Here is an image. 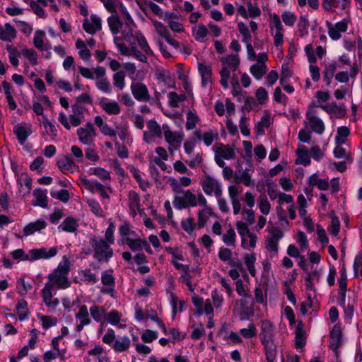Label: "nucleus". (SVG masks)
Segmentation results:
<instances>
[{"instance_id": "nucleus-45", "label": "nucleus", "mask_w": 362, "mask_h": 362, "mask_svg": "<svg viewBox=\"0 0 362 362\" xmlns=\"http://www.w3.org/2000/svg\"><path fill=\"white\" fill-rule=\"evenodd\" d=\"M76 279H79L80 281L85 282L89 284H95L98 278L95 274L91 272L90 269H83L78 272Z\"/></svg>"}, {"instance_id": "nucleus-54", "label": "nucleus", "mask_w": 362, "mask_h": 362, "mask_svg": "<svg viewBox=\"0 0 362 362\" xmlns=\"http://www.w3.org/2000/svg\"><path fill=\"white\" fill-rule=\"evenodd\" d=\"M257 240V235L255 233L250 232L243 238H241L242 246L247 250L252 249L255 247Z\"/></svg>"}, {"instance_id": "nucleus-28", "label": "nucleus", "mask_w": 362, "mask_h": 362, "mask_svg": "<svg viewBox=\"0 0 362 362\" xmlns=\"http://www.w3.org/2000/svg\"><path fill=\"white\" fill-rule=\"evenodd\" d=\"M47 227V223L44 220L38 219L34 222H30L25 225L23 228L24 236H30L35 233H40Z\"/></svg>"}, {"instance_id": "nucleus-37", "label": "nucleus", "mask_w": 362, "mask_h": 362, "mask_svg": "<svg viewBox=\"0 0 362 362\" xmlns=\"http://www.w3.org/2000/svg\"><path fill=\"white\" fill-rule=\"evenodd\" d=\"M35 199L33 201V206H40L42 208H47L48 197L47 190L37 188L33 191Z\"/></svg>"}, {"instance_id": "nucleus-23", "label": "nucleus", "mask_w": 362, "mask_h": 362, "mask_svg": "<svg viewBox=\"0 0 362 362\" xmlns=\"http://www.w3.org/2000/svg\"><path fill=\"white\" fill-rule=\"evenodd\" d=\"M83 28L87 33L93 35L102 29V20L97 15L92 14L84 19Z\"/></svg>"}, {"instance_id": "nucleus-47", "label": "nucleus", "mask_w": 362, "mask_h": 362, "mask_svg": "<svg viewBox=\"0 0 362 362\" xmlns=\"http://www.w3.org/2000/svg\"><path fill=\"white\" fill-rule=\"evenodd\" d=\"M129 170H130V173H132V176L136 180L139 187L143 191H147V189L150 187V184L148 181H146L142 178L141 173L139 171V170L136 168L135 167L132 166V167L129 168Z\"/></svg>"}, {"instance_id": "nucleus-20", "label": "nucleus", "mask_w": 362, "mask_h": 362, "mask_svg": "<svg viewBox=\"0 0 362 362\" xmlns=\"http://www.w3.org/2000/svg\"><path fill=\"white\" fill-rule=\"evenodd\" d=\"M349 20L344 18L342 21L337 22L334 25L327 23L328 35L333 40H337L341 38V33H345L348 29Z\"/></svg>"}, {"instance_id": "nucleus-38", "label": "nucleus", "mask_w": 362, "mask_h": 362, "mask_svg": "<svg viewBox=\"0 0 362 362\" xmlns=\"http://www.w3.org/2000/svg\"><path fill=\"white\" fill-rule=\"evenodd\" d=\"M235 180L246 187H252L255 185V181L252 179V175L247 169H240L235 172Z\"/></svg>"}, {"instance_id": "nucleus-12", "label": "nucleus", "mask_w": 362, "mask_h": 362, "mask_svg": "<svg viewBox=\"0 0 362 362\" xmlns=\"http://www.w3.org/2000/svg\"><path fill=\"white\" fill-rule=\"evenodd\" d=\"M199 203L201 209L198 211V228H203L209 218L214 215L213 209L208 205L207 200L202 193H199Z\"/></svg>"}, {"instance_id": "nucleus-46", "label": "nucleus", "mask_w": 362, "mask_h": 362, "mask_svg": "<svg viewBox=\"0 0 362 362\" xmlns=\"http://www.w3.org/2000/svg\"><path fill=\"white\" fill-rule=\"evenodd\" d=\"M88 174L90 175L97 176L103 182L110 181L111 180L110 173L101 167L90 168L88 170Z\"/></svg>"}, {"instance_id": "nucleus-42", "label": "nucleus", "mask_w": 362, "mask_h": 362, "mask_svg": "<svg viewBox=\"0 0 362 362\" xmlns=\"http://www.w3.org/2000/svg\"><path fill=\"white\" fill-rule=\"evenodd\" d=\"M200 118L194 110H188L186 113L185 128L187 130H192L200 123Z\"/></svg>"}, {"instance_id": "nucleus-29", "label": "nucleus", "mask_w": 362, "mask_h": 362, "mask_svg": "<svg viewBox=\"0 0 362 362\" xmlns=\"http://www.w3.org/2000/svg\"><path fill=\"white\" fill-rule=\"evenodd\" d=\"M17 37L16 28L9 23L0 24V39L5 42H12Z\"/></svg>"}, {"instance_id": "nucleus-26", "label": "nucleus", "mask_w": 362, "mask_h": 362, "mask_svg": "<svg viewBox=\"0 0 362 362\" xmlns=\"http://www.w3.org/2000/svg\"><path fill=\"white\" fill-rule=\"evenodd\" d=\"M13 132L16 135L18 142L23 145L28 137L33 133L32 125L30 124H17L13 127Z\"/></svg>"}, {"instance_id": "nucleus-10", "label": "nucleus", "mask_w": 362, "mask_h": 362, "mask_svg": "<svg viewBox=\"0 0 362 362\" xmlns=\"http://www.w3.org/2000/svg\"><path fill=\"white\" fill-rule=\"evenodd\" d=\"M200 185L204 192L208 196L219 197L223 195L222 185L218 180L214 177L205 176L200 182Z\"/></svg>"}, {"instance_id": "nucleus-35", "label": "nucleus", "mask_w": 362, "mask_h": 362, "mask_svg": "<svg viewBox=\"0 0 362 362\" xmlns=\"http://www.w3.org/2000/svg\"><path fill=\"white\" fill-rule=\"evenodd\" d=\"M128 206L131 215L133 217L136 216L137 212L139 211L141 209V204L139 195L135 191L132 190L129 192Z\"/></svg>"}, {"instance_id": "nucleus-22", "label": "nucleus", "mask_w": 362, "mask_h": 362, "mask_svg": "<svg viewBox=\"0 0 362 362\" xmlns=\"http://www.w3.org/2000/svg\"><path fill=\"white\" fill-rule=\"evenodd\" d=\"M42 136L47 140H55L58 135V130L55 123L50 121L47 116H44L42 118Z\"/></svg>"}, {"instance_id": "nucleus-52", "label": "nucleus", "mask_w": 362, "mask_h": 362, "mask_svg": "<svg viewBox=\"0 0 362 362\" xmlns=\"http://www.w3.org/2000/svg\"><path fill=\"white\" fill-rule=\"evenodd\" d=\"M33 288L32 284L24 278H19L16 281V291L22 296H25Z\"/></svg>"}, {"instance_id": "nucleus-39", "label": "nucleus", "mask_w": 362, "mask_h": 362, "mask_svg": "<svg viewBox=\"0 0 362 362\" xmlns=\"http://www.w3.org/2000/svg\"><path fill=\"white\" fill-rule=\"evenodd\" d=\"M322 110L328 114L334 115L338 118L343 117L346 113L344 105H338L335 102L329 103L327 105H324Z\"/></svg>"}, {"instance_id": "nucleus-32", "label": "nucleus", "mask_w": 362, "mask_h": 362, "mask_svg": "<svg viewBox=\"0 0 362 362\" xmlns=\"http://www.w3.org/2000/svg\"><path fill=\"white\" fill-rule=\"evenodd\" d=\"M198 71L202 77V84L207 86L212 82V70L210 65L206 63H199Z\"/></svg>"}, {"instance_id": "nucleus-21", "label": "nucleus", "mask_w": 362, "mask_h": 362, "mask_svg": "<svg viewBox=\"0 0 362 362\" xmlns=\"http://www.w3.org/2000/svg\"><path fill=\"white\" fill-rule=\"evenodd\" d=\"M57 165L64 173H75L79 171V166L67 156H59Z\"/></svg>"}, {"instance_id": "nucleus-44", "label": "nucleus", "mask_w": 362, "mask_h": 362, "mask_svg": "<svg viewBox=\"0 0 362 362\" xmlns=\"http://www.w3.org/2000/svg\"><path fill=\"white\" fill-rule=\"evenodd\" d=\"M78 224L77 221L72 217L66 218L59 226V230L68 233H74L77 230Z\"/></svg>"}, {"instance_id": "nucleus-15", "label": "nucleus", "mask_w": 362, "mask_h": 362, "mask_svg": "<svg viewBox=\"0 0 362 362\" xmlns=\"http://www.w3.org/2000/svg\"><path fill=\"white\" fill-rule=\"evenodd\" d=\"M56 293V290L50 288V286L49 285H45L43 288L41 290L42 301L52 311L56 310L59 304V299L54 297Z\"/></svg>"}, {"instance_id": "nucleus-41", "label": "nucleus", "mask_w": 362, "mask_h": 362, "mask_svg": "<svg viewBox=\"0 0 362 362\" xmlns=\"http://www.w3.org/2000/svg\"><path fill=\"white\" fill-rule=\"evenodd\" d=\"M147 5L150 10L155 15L163 19L164 21L174 17V13L169 11H164L158 4L154 2L150 1L147 4Z\"/></svg>"}, {"instance_id": "nucleus-7", "label": "nucleus", "mask_w": 362, "mask_h": 362, "mask_svg": "<svg viewBox=\"0 0 362 362\" xmlns=\"http://www.w3.org/2000/svg\"><path fill=\"white\" fill-rule=\"evenodd\" d=\"M163 136L171 156L181 147L185 134L181 131H172L168 125H163Z\"/></svg>"}, {"instance_id": "nucleus-34", "label": "nucleus", "mask_w": 362, "mask_h": 362, "mask_svg": "<svg viewBox=\"0 0 362 362\" xmlns=\"http://www.w3.org/2000/svg\"><path fill=\"white\" fill-rule=\"evenodd\" d=\"M88 312L95 322H100V332H101L105 324L103 320L105 316V309L102 306L93 304L90 307Z\"/></svg>"}, {"instance_id": "nucleus-63", "label": "nucleus", "mask_w": 362, "mask_h": 362, "mask_svg": "<svg viewBox=\"0 0 362 362\" xmlns=\"http://www.w3.org/2000/svg\"><path fill=\"white\" fill-rule=\"evenodd\" d=\"M144 239H141L139 235L133 238L127 240L124 244H127L128 247L134 252L141 251V245Z\"/></svg>"}, {"instance_id": "nucleus-49", "label": "nucleus", "mask_w": 362, "mask_h": 362, "mask_svg": "<svg viewBox=\"0 0 362 362\" xmlns=\"http://www.w3.org/2000/svg\"><path fill=\"white\" fill-rule=\"evenodd\" d=\"M296 346L297 348H301L305 344V337L304 327L302 322L297 325L296 331Z\"/></svg>"}, {"instance_id": "nucleus-24", "label": "nucleus", "mask_w": 362, "mask_h": 362, "mask_svg": "<svg viewBox=\"0 0 362 362\" xmlns=\"http://www.w3.org/2000/svg\"><path fill=\"white\" fill-rule=\"evenodd\" d=\"M128 42L132 44V40L136 39L137 40L138 45L139 47L143 50V52L149 56L153 55V52L151 49L145 37V36L139 30L136 29L133 30L132 35L129 38H124Z\"/></svg>"}, {"instance_id": "nucleus-64", "label": "nucleus", "mask_w": 362, "mask_h": 362, "mask_svg": "<svg viewBox=\"0 0 362 362\" xmlns=\"http://www.w3.org/2000/svg\"><path fill=\"white\" fill-rule=\"evenodd\" d=\"M95 86L99 90L105 93L110 94L112 92L111 84L106 78H96Z\"/></svg>"}, {"instance_id": "nucleus-8", "label": "nucleus", "mask_w": 362, "mask_h": 362, "mask_svg": "<svg viewBox=\"0 0 362 362\" xmlns=\"http://www.w3.org/2000/svg\"><path fill=\"white\" fill-rule=\"evenodd\" d=\"M173 204L174 207L179 210L189 207H195L199 205V194L196 195L189 189H187L183 192L182 196H175Z\"/></svg>"}, {"instance_id": "nucleus-36", "label": "nucleus", "mask_w": 362, "mask_h": 362, "mask_svg": "<svg viewBox=\"0 0 362 362\" xmlns=\"http://www.w3.org/2000/svg\"><path fill=\"white\" fill-rule=\"evenodd\" d=\"M46 40V34L44 30L38 29L35 32L33 45L37 49L42 51L49 49L50 45L45 43Z\"/></svg>"}, {"instance_id": "nucleus-62", "label": "nucleus", "mask_w": 362, "mask_h": 362, "mask_svg": "<svg viewBox=\"0 0 362 362\" xmlns=\"http://www.w3.org/2000/svg\"><path fill=\"white\" fill-rule=\"evenodd\" d=\"M192 34L196 40L202 42L208 34L207 28L204 25H199L193 28Z\"/></svg>"}, {"instance_id": "nucleus-40", "label": "nucleus", "mask_w": 362, "mask_h": 362, "mask_svg": "<svg viewBox=\"0 0 362 362\" xmlns=\"http://www.w3.org/2000/svg\"><path fill=\"white\" fill-rule=\"evenodd\" d=\"M297 158L296 163L303 165H308L310 163V156L307 147L304 145H298L297 151Z\"/></svg>"}, {"instance_id": "nucleus-11", "label": "nucleus", "mask_w": 362, "mask_h": 362, "mask_svg": "<svg viewBox=\"0 0 362 362\" xmlns=\"http://www.w3.org/2000/svg\"><path fill=\"white\" fill-rule=\"evenodd\" d=\"M275 335V327L272 322L268 320H264L260 325L259 337L261 342L265 349L271 346Z\"/></svg>"}, {"instance_id": "nucleus-16", "label": "nucleus", "mask_w": 362, "mask_h": 362, "mask_svg": "<svg viewBox=\"0 0 362 362\" xmlns=\"http://www.w3.org/2000/svg\"><path fill=\"white\" fill-rule=\"evenodd\" d=\"M81 185L91 193H99L103 199H109L110 196L105 190V186L97 180H88L85 177L80 178Z\"/></svg>"}, {"instance_id": "nucleus-43", "label": "nucleus", "mask_w": 362, "mask_h": 362, "mask_svg": "<svg viewBox=\"0 0 362 362\" xmlns=\"http://www.w3.org/2000/svg\"><path fill=\"white\" fill-rule=\"evenodd\" d=\"M88 354L95 357L98 362H110L107 351L100 346H95L90 349Z\"/></svg>"}, {"instance_id": "nucleus-51", "label": "nucleus", "mask_w": 362, "mask_h": 362, "mask_svg": "<svg viewBox=\"0 0 362 362\" xmlns=\"http://www.w3.org/2000/svg\"><path fill=\"white\" fill-rule=\"evenodd\" d=\"M267 70L268 68L267 65H262L259 64H255L252 65L250 68V71L251 74L257 80H260L267 73Z\"/></svg>"}, {"instance_id": "nucleus-60", "label": "nucleus", "mask_w": 362, "mask_h": 362, "mask_svg": "<svg viewBox=\"0 0 362 362\" xmlns=\"http://www.w3.org/2000/svg\"><path fill=\"white\" fill-rule=\"evenodd\" d=\"M16 310L20 320H23L28 317V303L24 299H20L18 300Z\"/></svg>"}, {"instance_id": "nucleus-14", "label": "nucleus", "mask_w": 362, "mask_h": 362, "mask_svg": "<svg viewBox=\"0 0 362 362\" xmlns=\"http://www.w3.org/2000/svg\"><path fill=\"white\" fill-rule=\"evenodd\" d=\"M58 252L57 247L49 249L42 247L40 248L31 249L28 251L29 262H34L41 259H48L54 257Z\"/></svg>"}, {"instance_id": "nucleus-4", "label": "nucleus", "mask_w": 362, "mask_h": 362, "mask_svg": "<svg viewBox=\"0 0 362 362\" xmlns=\"http://www.w3.org/2000/svg\"><path fill=\"white\" fill-rule=\"evenodd\" d=\"M270 18L269 28L274 38V45L276 49L282 53V46L285 40L284 27L277 14H271Z\"/></svg>"}, {"instance_id": "nucleus-3", "label": "nucleus", "mask_w": 362, "mask_h": 362, "mask_svg": "<svg viewBox=\"0 0 362 362\" xmlns=\"http://www.w3.org/2000/svg\"><path fill=\"white\" fill-rule=\"evenodd\" d=\"M70 262L66 256H64L57 267L48 274V281L45 285L50 286L53 289H66L71 286L69 279Z\"/></svg>"}, {"instance_id": "nucleus-25", "label": "nucleus", "mask_w": 362, "mask_h": 362, "mask_svg": "<svg viewBox=\"0 0 362 362\" xmlns=\"http://www.w3.org/2000/svg\"><path fill=\"white\" fill-rule=\"evenodd\" d=\"M99 105L102 110L109 115H119L121 112L120 105L115 100L107 98H102L99 100Z\"/></svg>"}, {"instance_id": "nucleus-13", "label": "nucleus", "mask_w": 362, "mask_h": 362, "mask_svg": "<svg viewBox=\"0 0 362 362\" xmlns=\"http://www.w3.org/2000/svg\"><path fill=\"white\" fill-rule=\"evenodd\" d=\"M215 161L219 167L225 165L224 160H230L235 157V151L229 145L218 144L215 146Z\"/></svg>"}, {"instance_id": "nucleus-2", "label": "nucleus", "mask_w": 362, "mask_h": 362, "mask_svg": "<svg viewBox=\"0 0 362 362\" xmlns=\"http://www.w3.org/2000/svg\"><path fill=\"white\" fill-rule=\"evenodd\" d=\"M221 69L219 71L221 76L220 83L225 89L229 87V81L231 78V83L234 86L238 83L236 71L240 65L238 54H228L220 59Z\"/></svg>"}, {"instance_id": "nucleus-55", "label": "nucleus", "mask_w": 362, "mask_h": 362, "mask_svg": "<svg viewBox=\"0 0 362 362\" xmlns=\"http://www.w3.org/2000/svg\"><path fill=\"white\" fill-rule=\"evenodd\" d=\"M244 262L247 268L249 273L252 276H255L257 272L255 269L256 256L254 253L247 254L244 257Z\"/></svg>"}, {"instance_id": "nucleus-56", "label": "nucleus", "mask_w": 362, "mask_h": 362, "mask_svg": "<svg viewBox=\"0 0 362 362\" xmlns=\"http://www.w3.org/2000/svg\"><path fill=\"white\" fill-rule=\"evenodd\" d=\"M168 104L172 107H178L180 104L183 102L186 97L183 94H177L175 92H170L168 94Z\"/></svg>"}, {"instance_id": "nucleus-9", "label": "nucleus", "mask_w": 362, "mask_h": 362, "mask_svg": "<svg viewBox=\"0 0 362 362\" xmlns=\"http://www.w3.org/2000/svg\"><path fill=\"white\" fill-rule=\"evenodd\" d=\"M114 43L122 55L124 56H133L139 62L146 63L147 58L145 54H142L136 47L132 46L129 48L125 45L123 41V37L119 36L114 37Z\"/></svg>"}, {"instance_id": "nucleus-1", "label": "nucleus", "mask_w": 362, "mask_h": 362, "mask_svg": "<svg viewBox=\"0 0 362 362\" xmlns=\"http://www.w3.org/2000/svg\"><path fill=\"white\" fill-rule=\"evenodd\" d=\"M117 9L118 12L117 11L107 19L108 27L115 36H117L120 33L123 38L129 39L132 35L133 30L136 28V25L122 3L119 2Z\"/></svg>"}, {"instance_id": "nucleus-31", "label": "nucleus", "mask_w": 362, "mask_h": 362, "mask_svg": "<svg viewBox=\"0 0 362 362\" xmlns=\"http://www.w3.org/2000/svg\"><path fill=\"white\" fill-rule=\"evenodd\" d=\"M94 122L95 125L99 128V130L102 134L109 137L116 138L117 132L112 127L109 126L100 115H97L94 117Z\"/></svg>"}, {"instance_id": "nucleus-19", "label": "nucleus", "mask_w": 362, "mask_h": 362, "mask_svg": "<svg viewBox=\"0 0 362 362\" xmlns=\"http://www.w3.org/2000/svg\"><path fill=\"white\" fill-rule=\"evenodd\" d=\"M89 315L88 307L86 305L78 306V311L75 315L76 319L75 329L78 332H81L85 326L90 325L91 320Z\"/></svg>"}, {"instance_id": "nucleus-50", "label": "nucleus", "mask_w": 362, "mask_h": 362, "mask_svg": "<svg viewBox=\"0 0 362 362\" xmlns=\"http://www.w3.org/2000/svg\"><path fill=\"white\" fill-rule=\"evenodd\" d=\"M349 134L350 131L348 127L345 126L339 127L337 129V135L335 136V143L337 145L341 146L344 144Z\"/></svg>"}, {"instance_id": "nucleus-27", "label": "nucleus", "mask_w": 362, "mask_h": 362, "mask_svg": "<svg viewBox=\"0 0 362 362\" xmlns=\"http://www.w3.org/2000/svg\"><path fill=\"white\" fill-rule=\"evenodd\" d=\"M72 113L69 115L71 124L74 127L79 126L84 118L85 108L79 104H74L71 107Z\"/></svg>"}, {"instance_id": "nucleus-17", "label": "nucleus", "mask_w": 362, "mask_h": 362, "mask_svg": "<svg viewBox=\"0 0 362 362\" xmlns=\"http://www.w3.org/2000/svg\"><path fill=\"white\" fill-rule=\"evenodd\" d=\"M77 135L83 144L89 146L93 144L96 136V132L93 124L88 122L83 127L77 129Z\"/></svg>"}, {"instance_id": "nucleus-30", "label": "nucleus", "mask_w": 362, "mask_h": 362, "mask_svg": "<svg viewBox=\"0 0 362 362\" xmlns=\"http://www.w3.org/2000/svg\"><path fill=\"white\" fill-rule=\"evenodd\" d=\"M119 243L124 245L127 240L136 236L138 234L133 230L132 226L129 223H124L119 227Z\"/></svg>"}, {"instance_id": "nucleus-18", "label": "nucleus", "mask_w": 362, "mask_h": 362, "mask_svg": "<svg viewBox=\"0 0 362 362\" xmlns=\"http://www.w3.org/2000/svg\"><path fill=\"white\" fill-rule=\"evenodd\" d=\"M130 88L133 96L136 100L147 102L150 100L151 96L148 88L144 83L136 80L133 81Z\"/></svg>"}, {"instance_id": "nucleus-59", "label": "nucleus", "mask_w": 362, "mask_h": 362, "mask_svg": "<svg viewBox=\"0 0 362 362\" xmlns=\"http://www.w3.org/2000/svg\"><path fill=\"white\" fill-rule=\"evenodd\" d=\"M22 54L28 60L32 66L38 64V54L34 49L25 48L23 49Z\"/></svg>"}, {"instance_id": "nucleus-6", "label": "nucleus", "mask_w": 362, "mask_h": 362, "mask_svg": "<svg viewBox=\"0 0 362 362\" xmlns=\"http://www.w3.org/2000/svg\"><path fill=\"white\" fill-rule=\"evenodd\" d=\"M304 124L308 129L317 134H322L325 130V123L317 116L316 106L313 103H310L308 106Z\"/></svg>"}, {"instance_id": "nucleus-5", "label": "nucleus", "mask_w": 362, "mask_h": 362, "mask_svg": "<svg viewBox=\"0 0 362 362\" xmlns=\"http://www.w3.org/2000/svg\"><path fill=\"white\" fill-rule=\"evenodd\" d=\"M90 244L94 250V258L99 262H107L113 255L110 248L111 244L105 240L93 236L90 238Z\"/></svg>"}, {"instance_id": "nucleus-53", "label": "nucleus", "mask_w": 362, "mask_h": 362, "mask_svg": "<svg viewBox=\"0 0 362 362\" xmlns=\"http://www.w3.org/2000/svg\"><path fill=\"white\" fill-rule=\"evenodd\" d=\"M6 49L8 52L9 62L13 66H18L19 64L20 52L18 49L12 45H8Z\"/></svg>"}, {"instance_id": "nucleus-58", "label": "nucleus", "mask_w": 362, "mask_h": 362, "mask_svg": "<svg viewBox=\"0 0 362 362\" xmlns=\"http://www.w3.org/2000/svg\"><path fill=\"white\" fill-rule=\"evenodd\" d=\"M131 341L127 336H124L115 340L113 348L117 351H124L129 349Z\"/></svg>"}, {"instance_id": "nucleus-57", "label": "nucleus", "mask_w": 362, "mask_h": 362, "mask_svg": "<svg viewBox=\"0 0 362 362\" xmlns=\"http://www.w3.org/2000/svg\"><path fill=\"white\" fill-rule=\"evenodd\" d=\"M309 21L306 16H301L299 18L297 27L300 37H305L308 34Z\"/></svg>"}, {"instance_id": "nucleus-61", "label": "nucleus", "mask_w": 362, "mask_h": 362, "mask_svg": "<svg viewBox=\"0 0 362 362\" xmlns=\"http://www.w3.org/2000/svg\"><path fill=\"white\" fill-rule=\"evenodd\" d=\"M165 21L168 23L170 29L173 32L177 33L185 32V27L183 24L177 20V16L175 14L173 18H170L169 20Z\"/></svg>"}, {"instance_id": "nucleus-48", "label": "nucleus", "mask_w": 362, "mask_h": 362, "mask_svg": "<svg viewBox=\"0 0 362 362\" xmlns=\"http://www.w3.org/2000/svg\"><path fill=\"white\" fill-rule=\"evenodd\" d=\"M76 47L78 50V55L81 59L88 61L90 59L91 53L82 40L78 39L76 41Z\"/></svg>"}, {"instance_id": "nucleus-33", "label": "nucleus", "mask_w": 362, "mask_h": 362, "mask_svg": "<svg viewBox=\"0 0 362 362\" xmlns=\"http://www.w3.org/2000/svg\"><path fill=\"white\" fill-rule=\"evenodd\" d=\"M102 284L104 286L101 288V292L103 293H110L113 291L115 285V278L112 275V270L104 272L101 276Z\"/></svg>"}]
</instances>
